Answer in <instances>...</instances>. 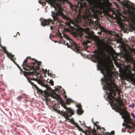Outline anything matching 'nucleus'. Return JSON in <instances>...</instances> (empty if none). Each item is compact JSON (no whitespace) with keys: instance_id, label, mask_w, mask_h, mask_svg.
Returning a JSON list of instances; mask_svg holds the SVG:
<instances>
[{"instance_id":"f257e3e1","label":"nucleus","mask_w":135,"mask_h":135,"mask_svg":"<svg viewBox=\"0 0 135 135\" xmlns=\"http://www.w3.org/2000/svg\"><path fill=\"white\" fill-rule=\"evenodd\" d=\"M98 66V69L101 70L104 78L102 79L103 82L105 83L104 85L105 90L109 91L108 94L109 103L111 105L113 106L118 111L122 113L127 112L124 108V103L121 100L116 99L114 96L116 95L115 91H117L118 89L116 85L112 79V75L109 72L105 65L102 63H100L99 66Z\"/></svg>"},{"instance_id":"f03ea898","label":"nucleus","mask_w":135,"mask_h":135,"mask_svg":"<svg viewBox=\"0 0 135 135\" xmlns=\"http://www.w3.org/2000/svg\"><path fill=\"white\" fill-rule=\"evenodd\" d=\"M42 63L41 61H37L34 59H31L30 57H27L23 62L22 66L23 69L28 71L33 70L32 72H27L24 71V75L25 76L31 75L38 76L40 75L39 77L42 79L43 77L41 76L44 72V70L42 69V70L40 69V66H41Z\"/></svg>"},{"instance_id":"7ed1b4c3","label":"nucleus","mask_w":135,"mask_h":135,"mask_svg":"<svg viewBox=\"0 0 135 135\" xmlns=\"http://www.w3.org/2000/svg\"><path fill=\"white\" fill-rule=\"evenodd\" d=\"M81 22V18L78 16L74 21V25L78 28L73 31L74 35L76 37L82 38L83 37L87 39L97 41L98 39V37L96 35H94V33L89 29L86 30L80 27H78L79 24Z\"/></svg>"},{"instance_id":"20e7f679","label":"nucleus","mask_w":135,"mask_h":135,"mask_svg":"<svg viewBox=\"0 0 135 135\" xmlns=\"http://www.w3.org/2000/svg\"><path fill=\"white\" fill-rule=\"evenodd\" d=\"M51 16L53 19L50 18L47 19H43L41 22V25L42 26H45L50 25V24L54 25L55 24H57L61 22L59 17H61L63 19L66 20L67 21L65 22V24L68 26L70 25L71 20L69 17L64 14L61 11V9L60 8L58 11L56 12H52Z\"/></svg>"},{"instance_id":"39448f33","label":"nucleus","mask_w":135,"mask_h":135,"mask_svg":"<svg viewBox=\"0 0 135 135\" xmlns=\"http://www.w3.org/2000/svg\"><path fill=\"white\" fill-rule=\"evenodd\" d=\"M87 4L86 2L84 1H82V2L78 1V4L76 6H74L70 4V7L72 10L75 11L76 12H78V16H80L81 9H85L86 12L85 13L84 18L85 20H87L88 23H90L92 21V18L93 15L91 14L89 9H91V12H92V8L96 7L87 8Z\"/></svg>"},{"instance_id":"423d86ee","label":"nucleus","mask_w":135,"mask_h":135,"mask_svg":"<svg viewBox=\"0 0 135 135\" xmlns=\"http://www.w3.org/2000/svg\"><path fill=\"white\" fill-rule=\"evenodd\" d=\"M92 11L94 18L96 19V22H95L94 23H92L94 25V23L95 25L96 26H95V27L96 28V29L97 28V27H99L101 31L105 33L111 34V31L106 29L105 28L101 26L99 23V21L98 20V17L99 16L101 15V12L100 11L98 10L97 7H94L92 8Z\"/></svg>"},{"instance_id":"0eeeda50","label":"nucleus","mask_w":135,"mask_h":135,"mask_svg":"<svg viewBox=\"0 0 135 135\" xmlns=\"http://www.w3.org/2000/svg\"><path fill=\"white\" fill-rule=\"evenodd\" d=\"M63 34L64 37L67 40H69L71 45H69V44L66 41L64 42V44L65 45H67L69 48L71 47L72 49L76 52H80L81 51L82 48L81 47L78 46L76 43L71 39L68 35L64 34Z\"/></svg>"},{"instance_id":"6e6552de","label":"nucleus","mask_w":135,"mask_h":135,"mask_svg":"<svg viewBox=\"0 0 135 135\" xmlns=\"http://www.w3.org/2000/svg\"><path fill=\"white\" fill-rule=\"evenodd\" d=\"M112 17L116 20L118 24L120 25L121 27L123 29L124 32H126L129 28V27L125 24H123L122 21L123 20L120 17V15H118L116 14H113Z\"/></svg>"},{"instance_id":"1a4fd4ad","label":"nucleus","mask_w":135,"mask_h":135,"mask_svg":"<svg viewBox=\"0 0 135 135\" xmlns=\"http://www.w3.org/2000/svg\"><path fill=\"white\" fill-rule=\"evenodd\" d=\"M87 127L89 129L88 131L90 132H90H91V133H92V134L93 135H103L104 134L103 132H102V133L101 134H98L97 133L95 129L94 128L93 129H92L90 127ZM77 128L79 131L82 132H83L85 133L86 135V134H88V132L86 131L87 130H86L85 131H84L79 126V127H78ZM87 131H88V130Z\"/></svg>"},{"instance_id":"9d476101","label":"nucleus","mask_w":135,"mask_h":135,"mask_svg":"<svg viewBox=\"0 0 135 135\" xmlns=\"http://www.w3.org/2000/svg\"><path fill=\"white\" fill-rule=\"evenodd\" d=\"M51 97L52 98H55L58 101L60 102L61 105L62 107H64L66 104L63 101L59 96V95L55 93L54 92L52 94Z\"/></svg>"},{"instance_id":"9b49d317","label":"nucleus","mask_w":135,"mask_h":135,"mask_svg":"<svg viewBox=\"0 0 135 135\" xmlns=\"http://www.w3.org/2000/svg\"><path fill=\"white\" fill-rule=\"evenodd\" d=\"M94 54L92 55L91 57L96 61H99L101 60V53L98 50L95 51L94 52Z\"/></svg>"},{"instance_id":"f8f14e48","label":"nucleus","mask_w":135,"mask_h":135,"mask_svg":"<svg viewBox=\"0 0 135 135\" xmlns=\"http://www.w3.org/2000/svg\"><path fill=\"white\" fill-rule=\"evenodd\" d=\"M26 77L27 79L28 80V82L30 83L32 85H33L34 87V85L32 84H31L32 83H33V84H34V83L32 82L31 81V80H34L37 81L38 83L39 84L41 85V86H43L45 85V84H44V83L41 80L35 78H30V77L29 76H27Z\"/></svg>"},{"instance_id":"ddd939ff","label":"nucleus","mask_w":135,"mask_h":135,"mask_svg":"<svg viewBox=\"0 0 135 135\" xmlns=\"http://www.w3.org/2000/svg\"><path fill=\"white\" fill-rule=\"evenodd\" d=\"M64 108L65 109H66L67 110L64 112L66 113V114L67 115H69V118L70 117H71L72 115H73L74 113V111H73L72 109L70 108H68L66 105V104L65 105L64 107Z\"/></svg>"},{"instance_id":"4468645a","label":"nucleus","mask_w":135,"mask_h":135,"mask_svg":"<svg viewBox=\"0 0 135 135\" xmlns=\"http://www.w3.org/2000/svg\"><path fill=\"white\" fill-rule=\"evenodd\" d=\"M31 84H32L34 85V87L36 88L38 91L40 92L42 95L44 96L45 97H47L49 95V93L46 91L45 90L44 91L40 89L36 85L32 83Z\"/></svg>"},{"instance_id":"2eb2a0df","label":"nucleus","mask_w":135,"mask_h":135,"mask_svg":"<svg viewBox=\"0 0 135 135\" xmlns=\"http://www.w3.org/2000/svg\"><path fill=\"white\" fill-rule=\"evenodd\" d=\"M125 120L128 123H131L133 126L134 125V123H133L132 121V119L131 118L130 116L126 115L125 117Z\"/></svg>"},{"instance_id":"dca6fc26","label":"nucleus","mask_w":135,"mask_h":135,"mask_svg":"<svg viewBox=\"0 0 135 135\" xmlns=\"http://www.w3.org/2000/svg\"><path fill=\"white\" fill-rule=\"evenodd\" d=\"M57 112L59 114H61L66 119L70 120V118H69V115H67L66 114V113L64 112V111H60L59 110H58Z\"/></svg>"},{"instance_id":"f3484780","label":"nucleus","mask_w":135,"mask_h":135,"mask_svg":"<svg viewBox=\"0 0 135 135\" xmlns=\"http://www.w3.org/2000/svg\"><path fill=\"white\" fill-rule=\"evenodd\" d=\"M90 42V41H88V40H87L86 41H83V42L82 43V44L84 46V51L86 50L89 47L88 44Z\"/></svg>"},{"instance_id":"a211bd4d","label":"nucleus","mask_w":135,"mask_h":135,"mask_svg":"<svg viewBox=\"0 0 135 135\" xmlns=\"http://www.w3.org/2000/svg\"><path fill=\"white\" fill-rule=\"evenodd\" d=\"M125 58L126 61L128 62H131L132 59V57L128 55L126 56Z\"/></svg>"},{"instance_id":"6ab92c4d","label":"nucleus","mask_w":135,"mask_h":135,"mask_svg":"<svg viewBox=\"0 0 135 135\" xmlns=\"http://www.w3.org/2000/svg\"><path fill=\"white\" fill-rule=\"evenodd\" d=\"M126 78L129 80L131 81H133V78L131 75V73L130 74H128L126 75Z\"/></svg>"},{"instance_id":"aec40b11","label":"nucleus","mask_w":135,"mask_h":135,"mask_svg":"<svg viewBox=\"0 0 135 135\" xmlns=\"http://www.w3.org/2000/svg\"><path fill=\"white\" fill-rule=\"evenodd\" d=\"M77 112L78 114L81 115L84 112V111L82 110V108H78L77 110Z\"/></svg>"},{"instance_id":"412c9836","label":"nucleus","mask_w":135,"mask_h":135,"mask_svg":"<svg viewBox=\"0 0 135 135\" xmlns=\"http://www.w3.org/2000/svg\"><path fill=\"white\" fill-rule=\"evenodd\" d=\"M6 54L7 55V56H8L9 58H10L11 59L12 58H13L14 56L13 55L7 52V53H6Z\"/></svg>"},{"instance_id":"4be33fe9","label":"nucleus","mask_w":135,"mask_h":135,"mask_svg":"<svg viewBox=\"0 0 135 135\" xmlns=\"http://www.w3.org/2000/svg\"><path fill=\"white\" fill-rule=\"evenodd\" d=\"M66 101V104L68 105H69L70 104L71 102L72 101V100L70 99L67 98Z\"/></svg>"},{"instance_id":"5701e85b","label":"nucleus","mask_w":135,"mask_h":135,"mask_svg":"<svg viewBox=\"0 0 135 135\" xmlns=\"http://www.w3.org/2000/svg\"><path fill=\"white\" fill-rule=\"evenodd\" d=\"M0 46L1 47V48H2V49L3 50L4 52V53H5L6 54V53H7V52H8V51L6 50V47H3L1 45H0Z\"/></svg>"},{"instance_id":"b1692460","label":"nucleus","mask_w":135,"mask_h":135,"mask_svg":"<svg viewBox=\"0 0 135 135\" xmlns=\"http://www.w3.org/2000/svg\"><path fill=\"white\" fill-rule=\"evenodd\" d=\"M54 8H55V10L56 11V12H57V11H58V9L59 8H61V11H62V10H63V9L61 8V7H58V9H57V8L56 7H55L54 6ZM55 12V11H52V12H51V13L52 12Z\"/></svg>"},{"instance_id":"393cba45","label":"nucleus","mask_w":135,"mask_h":135,"mask_svg":"<svg viewBox=\"0 0 135 135\" xmlns=\"http://www.w3.org/2000/svg\"><path fill=\"white\" fill-rule=\"evenodd\" d=\"M126 128L129 129H131L133 128V126H132L128 125L126 124Z\"/></svg>"},{"instance_id":"a878e982","label":"nucleus","mask_w":135,"mask_h":135,"mask_svg":"<svg viewBox=\"0 0 135 135\" xmlns=\"http://www.w3.org/2000/svg\"><path fill=\"white\" fill-rule=\"evenodd\" d=\"M73 123H72V124H74L75 126L77 128L79 126V125L77 123L75 122H73Z\"/></svg>"},{"instance_id":"bb28decb","label":"nucleus","mask_w":135,"mask_h":135,"mask_svg":"<svg viewBox=\"0 0 135 135\" xmlns=\"http://www.w3.org/2000/svg\"><path fill=\"white\" fill-rule=\"evenodd\" d=\"M49 83L51 85H54V81L52 80H50Z\"/></svg>"},{"instance_id":"cd10ccee","label":"nucleus","mask_w":135,"mask_h":135,"mask_svg":"<svg viewBox=\"0 0 135 135\" xmlns=\"http://www.w3.org/2000/svg\"><path fill=\"white\" fill-rule=\"evenodd\" d=\"M134 103H132L131 104L129 105V107H132L133 108L134 107Z\"/></svg>"},{"instance_id":"c85d7f7f","label":"nucleus","mask_w":135,"mask_h":135,"mask_svg":"<svg viewBox=\"0 0 135 135\" xmlns=\"http://www.w3.org/2000/svg\"><path fill=\"white\" fill-rule=\"evenodd\" d=\"M76 107L78 108H82L80 104H78L76 105Z\"/></svg>"},{"instance_id":"c756f323","label":"nucleus","mask_w":135,"mask_h":135,"mask_svg":"<svg viewBox=\"0 0 135 135\" xmlns=\"http://www.w3.org/2000/svg\"><path fill=\"white\" fill-rule=\"evenodd\" d=\"M22 98V97L21 96H19L17 98V99L19 100L20 101L21 99Z\"/></svg>"},{"instance_id":"7c9ffc66","label":"nucleus","mask_w":135,"mask_h":135,"mask_svg":"<svg viewBox=\"0 0 135 135\" xmlns=\"http://www.w3.org/2000/svg\"><path fill=\"white\" fill-rule=\"evenodd\" d=\"M11 60H12L13 62L16 64L17 65L18 64L17 63L15 62V60L13 59V58H12L11 59Z\"/></svg>"},{"instance_id":"2f4dec72","label":"nucleus","mask_w":135,"mask_h":135,"mask_svg":"<svg viewBox=\"0 0 135 135\" xmlns=\"http://www.w3.org/2000/svg\"><path fill=\"white\" fill-rule=\"evenodd\" d=\"M17 66L18 68H19V69L21 70V71L22 72H23H23L24 71H23V70L21 69V68L19 66V65H17ZM23 74H24V73H23Z\"/></svg>"},{"instance_id":"473e14b6","label":"nucleus","mask_w":135,"mask_h":135,"mask_svg":"<svg viewBox=\"0 0 135 135\" xmlns=\"http://www.w3.org/2000/svg\"><path fill=\"white\" fill-rule=\"evenodd\" d=\"M53 109H54V110L57 112L58 110H57L55 108V105H54Z\"/></svg>"},{"instance_id":"72a5a7b5","label":"nucleus","mask_w":135,"mask_h":135,"mask_svg":"<svg viewBox=\"0 0 135 135\" xmlns=\"http://www.w3.org/2000/svg\"><path fill=\"white\" fill-rule=\"evenodd\" d=\"M131 115L132 117H133V118L134 119H135V116L133 113H131Z\"/></svg>"},{"instance_id":"f704fd0d","label":"nucleus","mask_w":135,"mask_h":135,"mask_svg":"<svg viewBox=\"0 0 135 135\" xmlns=\"http://www.w3.org/2000/svg\"><path fill=\"white\" fill-rule=\"evenodd\" d=\"M96 127H97V129H101L100 127V126H99L97 125V126H96Z\"/></svg>"},{"instance_id":"c9c22d12","label":"nucleus","mask_w":135,"mask_h":135,"mask_svg":"<svg viewBox=\"0 0 135 135\" xmlns=\"http://www.w3.org/2000/svg\"><path fill=\"white\" fill-rule=\"evenodd\" d=\"M47 74L48 75H50L51 77L52 76V75L49 73V71L48 72Z\"/></svg>"},{"instance_id":"e433bc0d","label":"nucleus","mask_w":135,"mask_h":135,"mask_svg":"<svg viewBox=\"0 0 135 135\" xmlns=\"http://www.w3.org/2000/svg\"><path fill=\"white\" fill-rule=\"evenodd\" d=\"M106 46L107 47H109V48H111L112 47L111 46L107 44Z\"/></svg>"},{"instance_id":"4c0bfd02","label":"nucleus","mask_w":135,"mask_h":135,"mask_svg":"<svg viewBox=\"0 0 135 135\" xmlns=\"http://www.w3.org/2000/svg\"><path fill=\"white\" fill-rule=\"evenodd\" d=\"M93 124H94V125L95 126H97L98 125L97 124V123L98 122H95V123H94V122H93Z\"/></svg>"},{"instance_id":"58836bf2","label":"nucleus","mask_w":135,"mask_h":135,"mask_svg":"<svg viewBox=\"0 0 135 135\" xmlns=\"http://www.w3.org/2000/svg\"><path fill=\"white\" fill-rule=\"evenodd\" d=\"M104 1L106 3H109V0H104Z\"/></svg>"},{"instance_id":"ea45409f","label":"nucleus","mask_w":135,"mask_h":135,"mask_svg":"<svg viewBox=\"0 0 135 135\" xmlns=\"http://www.w3.org/2000/svg\"><path fill=\"white\" fill-rule=\"evenodd\" d=\"M123 13H124V14L125 15H126V14H127V11H123Z\"/></svg>"},{"instance_id":"a19ab883","label":"nucleus","mask_w":135,"mask_h":135,"mask_svg":"<svg viewBox=\"0 0 135 135\" xmlns=\"http://www.w3.org/2000/svg\"><path fill=\"white\" fill-rule=\"evenodd\" d=\"M70 120V121H71V122H72V123H73V122H74V120L73 119V118H71V119H70V120Z\"/></svg>"},{"instance_id":"79ce46f5","label":"nucleus","mask_w":135,"mask_h":135,"mask_svg":"<svg viewBox=\"0 0 135 135\" xmlns=\"http://www.w3.org/2000/svg\"><path fill=\"white\" fill-rule=\"evenodd\" d=\"M114 133V131H112L111 132V134H113Z\"/></svg>"},{"instance_id":"37998d69","label":"nucleus","mask_w":135,"mask_h":135,"mask_svg":"<svg viewBox=\"0 0 135 135\" xmlns=\"http://www.w3.org/2000/svg\"><path fill=\"white\" fill-rule=\"evenodd\" d=\"M86 131L88 132V134H86V135H91L90 134V132L89 131Z\"/></svg>"},{"instance_id":"c03bdc74","label":"nucleus","mask_w":135,"mask_h":135,"mask_svg":"<svg viewBox=\"0 0 135 135\" xmlns=\"http://www.w3.org/2000/svg\"><path fill=\"white\" fill-rule=\"evenodd\" d=\"M120 40L119 39L117 40V42H120Z\"/></svg>"},{"instance_id":"a18cd8bd","label":"nucleus","mask_w":135,"mask_h":135,"mask_svg":"<svg viewBox=\"0 0 135 135\" xmlns=\"http://www.w3.org/2000/svg\"><path fill=\"white\" fill-rule=\"evenodd\" d=\"M44 71H45V70H44ZM47 71V70H46L45 71H44V72H46Z\"/></svg>"},{"instance_id":"49530a36","label":"nucleus","mask_w":135,"mask_h":135,"mask_svg":"<svg viewBox=\"0 0 135 135\" xmlns=\"http://www.w3.org/2000/svg\"><path fill=\"white\" fill-rule=\"evenodd\" d=\"M17 34H16V35H14V37H15L16 36H17Z\"/></svg>"},{"instance_id":"de8ad7c7","label":"nucleus","mask_w":135,"mask_h":135,"mask_svg":"<svg viewBox=\"0 0 135 135\" xmlns=\"http://www.w3.org/2000/svg\"><path fill=\"white\" fill-rule=\"evenodd\" d=\"M52 26H50V28L51 29H52Z\"/></svg>"},{"instance_id":"09e8293b","label":"nucleus","mask_w":135,"mask_h":135,"mask_svg":"<svg viewBox=\"0 0 135 135\" xmlns=\"http://www.w3.org/2000/svg\"><path fill=\"white\" fill-rule=\"evenodd\" d=\"M17 34H19V36L20 35V33H19V32H17Z\"/></svg>"},{"instance_id":"8fccbe9b","label":"nucleus","mask_w":135,"mask_h":135,"mask_svg":"<svg viewBox=\"0 0 135 135\" xmlns=\"http://www.w3.org/2000/svg\"><path fill=\"white\" fill-rule=\"evenodd\" d=\"M65 98H67V96L66 95L65 96Z\"/></svg>"},{"instance_id":"3c124183","label":"nucleus","mask_w":135,"mask_h":135,"mask_svg":"<svg viewBox=\"0 0 135 135\" xmlns=\"http://www.w3.org/2000/svg\"><path fill=\"white\" fill-rule=\"evenodd\" d=\"M121 16H122V17H123L124 18V17L123 16H122V15H121Z\"/></svg>"},{"instance_id":"603ef678","label":"nucleus","mask_w":135,"mask_h":135,"mask_svg":"<svg viewBox=\"0 0 135 135\" xmlns=\"http://www.w3.org/2000/svg\"><path fill=\"white\" fill-rule=\"evenodd\" d=\"M103 129H104V130H104V128H103Z\"/></svg>"},{"instance_id":"864d4df0","label":"nucleus","mask_w":135,"mask_h":135,"mask_svg":"<svg viewBox=\"0 0 135 135\" xmlns=\"http://www.w3.org/2000/svg\"><path fill=\"white\" fill-rule=\"evenodd\" d=\"M122 118H123L124 119H125V117H124V118H123V117H122Z\"/></svg>"},{"instance_id":"5fc2aeb1","label":"nucleus","mask_w":135,"mask_h":135,"mask_svg":"<svg viewBox=\"0 0 135 135\" xmlns=\"http://www.w3.org/2000/svg\"><path fill=\"white\" fill-rule=\"evenodd\" d=\"M122 118H123L124 119H125V117H124V118H123V117H122Z\"/></svg>"},{"instance_id":"6e6d98bb","label":"nucleus","mask_w":135,"mask_h":135,"mask_svg":"<svg viewBox=\"0 0 135 135\" xmlns=\"http://www.w3.org/2000/svg\"><path fill=\"white\" fill-rule=\"evenodd\" d=\"M87 51L88 52V51L87 50Z\"/></svg>"},{"instance_id":"4d7b16f0","label":"nucleus","mask_w":135,"mask_h":135,"mask_svg":"<svg viewBox=\"0 0 135 135\" xmlns=\"http://www.w3.org/2000/svg\"><path fill=\"white\" fill-rule=\"evenodd\" d=\"M134 102H135V101H134Z\"/></svg>"}]
</instances>
